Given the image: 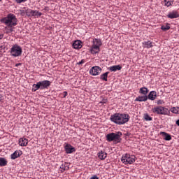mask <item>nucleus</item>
<instances>
[{
  "mask_svg": "<svg viewBox=\"0 0 179 179\" xmlns=\"http://www.w3.org/2000/svg\"><path fill=\"white\" fill-rule=\"evenodd\" d=\"M97 156L99 157V159H100V160H106V157H107V152L101 150L98 154Z\"/></svg>",
  "mask_w": 179,
  "mask_h": 179,
  "instance_id": "aec40b11",
  "label": "nucleus"
},
{
  "mask_svg": "<svg viewBox=\"0 0 179 179\" xmlns=\"http://www.w3.org/2000/svg\"><path fill=\"white\" fill-rule=\"evenodd\" d=\"M3 38V34H0V40H2Z\"/></svg>",
  "mask_w": 179,
  "mask_h": 179,
  "instance_id": "ea45409f",
  "label": "nucleus"
},
{
  "mask_svg": "<svg viewBox=\"0 0 179 179\" xmlns=\"http://www.w3.org/2000/svg\"><path fill=\"white\" fill-rule=\"evenodd\" d=\"M166 17H168V19H177L179 17L178 11L176 10L170 11L166 15Z\"/></svg>",
  "mask_w": 179,
  "mask_h": 179,
  "instance_id": "f8f14e48",
  "label": "nucleus"
},
{
  "mask_svg": "<svg viewBox=\"0 0 179 179\" xmlns=\"http://www.w3.org/2000/svg\"><path fill=\"white\" fill-rule=\"evenodd\" d=\"M2 50H5V46L3 45L0 46V51L2 52Z\"/></svg>",
  "mask_w": 179,
  "mask_h": 179,
  "instance_id": "4c0bfd02",
  "label": "nucleus"
},
{
  "mask_svg": "<svg viewBox=\"0 0 179 179\" xmlns=\"http://www.w3.org/2000/svg\"><path fill=\"white\" fill-rule=\"evenodd\" d=\"M129 115L125 113H115L110 117V120L117 125H124L129 121Z\"/></svg>",
  "mask_w": 179,
  "mask_h": 179,
  "instance_id": "f257e3e1",
  "label": "nucleus"
},
{
  "mask_svg": "<svg viewBox=\"0 0 179 179\" xmlns=\"http://www.w3.org/2000/svg\"><path fill=\"white\" fill-rule=\"evenodd\" d=\"M0 22L8 27H13L17 25V18H16L15 14L12 13H9L6 17L0 19Z\"/></svg>",
  "mask_w": 179,
  "mask_h": 179,
  "instance_id": "f03ea898",
  "label": "nucleus"
},
{
  "mask_svg": "<svg viewBox=\"0 0 179 179\" xmlns=\"http://www.w3.org/2000/svg\"><path fill=\"white\" fill-rule=\"evenodd\" d=\"M177 107V110H178V114H179V107L178 106H176Z\"/></svg>",
  "mask_w": 179,
  "mask_h": 179,
  "instance_id": "79ce46f5",
  "label": "nucleus"
},
{
  "mask_svg": "<svg viewBox=\"0 0 179 179\" xmlns=\"http://www.w3.org/2000/svg\"><path fill=\"white\" fill-rule=\"evenodd\" d=\"M66 96H68V92L64 91V92H63V97H66Z\"/></svg>",
  "mask_w": 179,
  "mask_h": 179,
  "instance_id": "e433bc0d",
  "label": "nucleus"
},
{
  "mask_svg": "<svg viewBox=\"0 0 179 179\" xmlns=\"http://www.w3.org/2000/svg\"><path fill=\"white\" fill-rule=\"evenodd\" d=\"M85 62H86V60L83 59L80 62L77 63V65H82V64H85Z\"/></svg>",
  "mask_w": 179,
  "mask_h": 179,
  "instance_id": "c9c22d12",
  "label": "nucleus"
},
{
  "mask_svg": "<svg viewBox=\"0 0 179 179\" xmlns=\"http://www.w3.org/2000/svg\"><path fill=\"white\" fill-rule=\"evenodd\" d=\"M20 13L21 16H24V15H26V11L24 10H20Z\"/></svg>",
  "mask_w": 179,
  "mask_h": 179,
  "instance_id": "f704fd0d",
  "label": "nucleus"
},
{
  "mask_svg": "<svg viewBox=\"0 0 179 179\" xmlns=\"http://www.w3.org/2000/svg\"><path fill=\"white\" fill-rule=\"evenodd\" d=\"M122 136V132L121 131L112 132L106 135V141L108 142H115V143H121Z\"/></svg>",
  "mask_w": 179,
  "mask_h": 179,
  "instance_id": "7ed1b4c3",
  "label": "nucleus"
},
{
  "mask_svg": "<svg viewBox=\"0 0 179 179\" xmlns=\"http://www.w3.org/2000/svg\"><path fill=\"white\" fill-rule=\"evenodd\" d=\"M147 96L148 100L153 101L156 100V97H157V92L156 91H151Z\"/></svg>",
  "mask_w": 179,
  "mask_h": 179,
  "instance_id": "4468645a",
  "label": "nucleus"
},
{
  "mask_svg": "<svg viewBox=\"0 0 179 179\" xmlns=\"http://www.w3.org/2000/svg\"><path fill=\"white\" fill-rule=\"evenodd\" d=\"M22 52L23 50L22 49V47L17 44L13 45L10 50V55L11 57H13V58L22 56Z\"/></svg>",
  "mask_w": 179,
  "mask_h": 179,
  "instance_id": "423d86ee",
  "label": "nucleus"
},
{
  "mask_svg": "<svg viewBox=\"0 0 179 179\" xmlns=\"http://www.w3.org/2000/svg\"><path fill=\"white\" fill-rule=\"evenodd\" d=\"M176 124L178 127H179V119L176 121Z\"/></svg>",
  "mask_w": 179,
  "mask_h": 179,
  "instance_id": "a19ab883",
  "label": "nucleus"
},
{
  "mask_svg": "<svg viewBox=\"0 0 179 179\" xmlns=\"http://www.w3.org/2000/svg\"><path fill=\"white\" fill-rule=\"evenodd\" d=\"M169 111H171L173 114H178V110L177 108V106L176 107H172L171 108V110H169Z\"/></svg>",
  "mask_w": 179,
  "mask_h": 179,
  "instance_id": "7c9ffc66",
  "label": "nucleus"
},
{
  "mask_svg": "<svg viewBox=\"0 0 179 179\" xmlns=\"http://www.w3.org/2000/svg\"><path fill=\"white\" fill-rule=\"evenodd\" d=\"M26 15H27V16H28V17H30L31 16H41V15H43V13H40V11L27 8L26 10Z\"/></svg>",
  "mask_w": 179,
  "mask_h": 179,
  "instance_id": "9b49d317",
  "label": "nucleus"
},
{
  "mask_svg": "<svg viewBox=\"0 0 179 179\" xmlns=\"http://www.w3.org/2000/svg\"><path fill=\"white\" fill-rule=\"evenodd\" d=\"M151 111L157 115H170V110L165 106H155Z\"/></svg>",
  "mask_w": 179,
  "mask_h": 179,
  "instance_id": "39448f33",
  "label": "nucleus"
},
{
  "mask_svg": "<svg viewBox=\"0 0 179 179\" xmlns=\"http://www.w3.org/2000/svg\"><path fill=\"white\" fill-rule=\"evenodd\" d=\"M139 93L141 94H143V96H147L148 93H149V90L146 87H143L140 89Z\"/></svg>",
  "mask_w": 179,
  "mask_h": 179,
  "instance_id": "b1692460",
  "label": "nucleus"
},
{
  "mask_svg": "<svg viewBox=\"0 0 179 179\" xmlns=\"http://www.w3.org/2000/svg\"><path fill=\"white\" fill-rule=\"evenodd\" d=\"M134 101H148V95L138 96L136 98Z\"/></svg>",
  "mask_w": 179,
  "mask_h": 179,
  "instance_id": "412c9836",
  "label": "nucleus"
},
{
  "mask_svg": "<svg viewBox=\"0 0 179 179\" xmlns=\"http://www.w3.org/2000/svg\"><path fill=\"white\" fill-rule=\"evenodd\" d=\"M38 85H39L40 90H44L45 89H48V87H50V86H51V81L48 80H44L38 82Z\"/></svg>",
  "mask_w": 179,
  "mask_h": 179,
  "instance_id": "6e6552de",
  "label": "nucleus"
},
{
  "mask_svg": "<svg viewBox=\"0 0 179 179\" xmlns=\"http://www.w3.org/2000/svg\"><path fill=\"white\" fill-rule=\"evenodd\" d=\"M61 172L64 173L66 170H69V164L68 162H64L60 166Z\"/></svg>",
  "mask_w": 179,
  "mask_h": 179,
  "instance_id": "4be33fe9",
  "label": "nucleus"
},
{
  "mask_svg": "<svg viewBox=\"0 0 179 179\" xmlns=\"http://www.w3.org/2000/svg\"><path fill=\"white\" fill-rule=\"evenodd\" d=\"M16 3H22L23 2H27V0H15Z\"/></svg>",
  "mask_w": 179,
  "mask_h": 179,
  "instance_id": "72a5a7b5",
  "label": "nucleus"
},
{
  "mask_svg": "<svg viewBox=\"0 0 179 179\" xmlns=\"http://www.w3.org/2000/svg\"><path fill=\"white\" fill-rule=\"evenodd\" d=\"M18 143L20 146H26L29 143V140L24 137H22L19 139Z\"/></svg>",
  "mask_w": 179,
  "mask_h": 179,
  "instance_id": "f3484780",
  "label": "nucleus"
},
{
  "mask_svg": "<svg viewBox=\"0 0 179 179\" xmlns=\"http://www.w3.org/2000/svg\"><path fill=\"white\" fill-rule=\"evenodd\" d=\"M144 119L145 121H152V120H153V117H150L149 114H145Z\"/></svg>",
  "mask_w": 179,
  "mask_h": 179,
  "instance_id": "2f4dec72",
  "label": "nucleus"
},
{
  "mask_svg": "<svg viewBox=\"0 0 179 179\" xmlns=\"http://www.w3.org/2000/svg\"><path fill=\"white\" fill-rule=\"evenodd\" d=\"M108 73H110V72L107 71V72L101 74L100 76L101 80H104L105 82H107L108 78Z\"/></svg>",
  "mask_w": 179,
  "mask_h": 179,
  "instance_id": "a878e982",
  "label": "nucleus"
},
{
  "mask_svg": "<svg viewBox=\"0 0 179 179\" xmlns=\"http://www.w3.org/2000/svg\"><path fill=\"white\" fill-rule=\"evenodd\" d=\"M157 106H162V105L164 104V101L162 99H159L157 101Z\"/></svg>",
  "mask_w": 179,
  "mask_h": 179,
  "instance_id": "473e14b6",
  "label": "nucleus"
},
{
  "mask_svg": "<svg viewBox=\"0 0 179 179\" xmlns=\"http://www.w3.org/2000/svg\"><path fill=\"white\" fill-rule=\"evenodd\" d=\"M37 90H40V85H38V83L32 85V92H37Z\"/></svg>",
  "mask_w": 179,
  "mask_h": 179,
  "instance_id": "cd10ccee",
  "label": "nucleus"
},
{
  "mask_svg": "<svg viewBox=\"0 0 179 179\" xmlns=\"http://www.w3.org/2000/svg\"><path fill=\"white\" fill-rule=\"evenodd\" d=\"M122 66L121 65H114L108 68V70L110 72H117V71H121Z\"/></svg>",
  "mask_w": 179,
  "mask_h": 179,
  "instance_id": "2eb2a0df",
  "label": "nucleus"
},
{
  "mask_svg": "<svg viewBox=\"0 0 179 179\" xmlns=\"http://www.w3.org/2000/svg\"><path fill=\"white\" fill-rule=\"evenodd\" d=\"M8 165V160L4 157H0V167H5Z\"/></svg>",
  "mask_w": 179,
  "mask_h": 179,
  "instance_id": "393cba45",
  "label": "nucleus"
},
{
  "mask_svg": "<svg viewBox=\"0 0 179 179\" xmlns=\"http://www.w3.org/2000/svg\"><path fill=\"white\" fill-rule=\"evenodd\" d=\"M100 101L99 102V106H104L108 103V99L103 96H100Z\"/></svg>",
  "mask_w": 179,
  "mask_h": 179,
  "instance_id": "5701e85b",
  "label": "nucleus"
},
{
  "mask_svg": "<svg viewBox=\"0 0 179 179\" xmlns=\"http://www.w3.org/2000/svg\"><path fill=\"white\" fill-rule=\"evenodd\" d=\"M164 6H167V8H169V6H171V5H173V1H170V0H164Z\"/></svg>",
  "mask_w": 179,
  "mask_h": 179,
  "instance_id": "c85d7f7f",
  "label": "nucleus"
},
{
  "mask_svg": "<svg viewBox=\"0 0 179 179\" xmlns=\"http://www.w3.org/2000/svg\"><path fill=\"white\" fill-rule=\"evenodd\" d=\"M101 67L99 66H95L91 68L90 70V75H92V76H97L98 75H100L101 73Z\"/></svg>",
  "mask_w": 179,
  "mask_h": 179,
  "instance_id": "1a4fd4ad",
  "label": "nucleus"
},
{
  "mask_svg": "<svg viewBox=\"0 0 179 179\" xmlns=\"http://www.w3.org/2000/svg\"><path fill=\"white\" fill-rule=\"evenodd\" d=\"M64 150L66 153V155H71L75 152H76V149H75V147L72 146V145L69 143H65L64 145Z\"/></svg>",
  "mask_w": 179,
  "mask_h": 179,
  "instance_id": "9d476101",
  "label": "nucleus"
},
{
  "mask_svg": "<svg viewBox=\"0 0 179 179\" xmlns=\"http://www.w3.org/2000/svg\"><path fill=\"white\" fill-rule=\"evenodd\" d=\"M1 1H2V0H0V2H1Z\"/></svg>",
  "mask_w": 179,
  "mask_h": 179,
  "instance_id": "37998d69",
  "label": "nucleus"
},
{
  "mask_svg": "<svg viewBox=\"0 0 179 179\" xmlns=\"http://www.w3.org/2000/svg\"><path fill=\"white\" fill-rule=\"evenodd\" d=\"M121 162L124 164H133V163H135V162H136V157H135V155L125 154L122 155L121 158Z\"/></svg>",
  "mask_w": 179,
  "mask_h": 179,
  "instance_id": "0eeeda50",
  "label": "nucleus"
},
{
  "mask_svg": "<svg viewBox=\"0 0 179 179\" xmlns=\"http://www.w3.org/2000/svg\"><path fill=\"white\" fill-rule=\"evenodd\" d=\"M161 30H163V31H167V30H170V24L166 23V26H161Z\"/></svg>",
  "mask_w": 179,
  "mask_h": 179,
  "instance_id": "bb28decb",
  "label": "nucleus"
},
{
  "mask_svg": "<svg viewBox=\"0 0 179 179\" xmlns=\"http://www.w3.org/2000/svg\"><path fill=\"white\" fill-rule=\"evenodd\" d=\"M72 45L73 48H75V50H79L82 48V41L79 40L75 41Z\"/></svg>",
  "mask_w": 179,
  "mask_h": 179,
  "instance_id": "a211bd4d",
  "label": "nucleus"
},
{
  "mask_svg": "<svg viewBox=\"0 0 179 179\" xmlns=\"http://www.w3.org/2000/svg\"><path fill=\"white\" fill-rule=\"evenodd\" d=\"M142 45L143 48H152L153 47V43L150 41H145L144 42H142Z\"/></svg>",
  "mask_w": 179,
  "mask_h": 179,
  "instance_id": "dca6fc26",
  "label": "nucleus"
},
{
  "mask_svg": "<svg viewBox=\"0 0 179 179\" xmlns=\"http://www.w3.org/2000/svg\"><path fill=\"white\" fill-rule=\"evenodd\" d=\"M5 31L6 33V34H10V33H12L13 31V29L6 27Z\"/></svg>",
  "mask_w": 179,
  "mask_h": 179,
  "instance_id": "c756f323",
  "label": "nucleus"
},
{
  "mask_svg": "<svg viewBox=\"0 0 179 179\" xmlns=\"http://www.w3.org/2000/svg\"><path fill=\"white\" fill-rule=\"evenodd\" d=\"M22 155H23V152H22V150H15L13 154H11L10 159L12 160H15L17 159V157H20Z\"/></svg>",
  "mask_w": 179,
  "mask_h": 179,
  "instance_id": "ddd939ff",
  "label": "nucleus"
},
{
  "mask_svg": "<svg viewBox=\"0 0 179 179\" xmlns=\"http://www.w3.org/2000/svg\"><path fill=\"white\" fill-rule=\"evenodd\" d=\"M160 135H162L164 141H171V135H170L169 133L161 131Z\"/></svg>",
  "mask_w": 179,
  "mask_h": 179,
  "instance_id": "6ab92c4d",
  "label": "nucleus"
},
{
  "mask_svg": "<svg viewBox=\"0 0 179 179\" xmlns=\"http://www.w3.org/2000/svg\"><path fill=\"white\" fill-rule=\"evenodd\" d=\"M21 65H22V63H17L15 64V66H16V68H17V66H20Z\"/></svg>",
  "mask_w": 179,
  "mask_h": 179,
  "instance_id": "58836bf2",
  "label": "nucleus"
},
{
  "mask_svg": "<svg viewBox=\"0 0 179 179\" xmlns=\"http://www.w3.org/2000/svg\"><path fill=\"white\" fill-rule=\"evenodd\" d=\"M103 43L100 38H94L92 41V45L90 49L91 54H99L100 52V47H101Z\"/></svg>",
  "mask_w": 179,
  "mask_h": 179,
  "instance_id": "20e7f679",
  "label": "nucleus"
}]
</instances>
